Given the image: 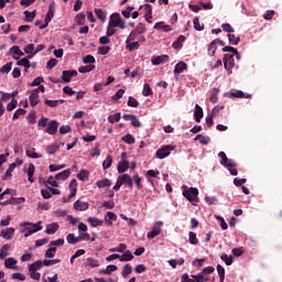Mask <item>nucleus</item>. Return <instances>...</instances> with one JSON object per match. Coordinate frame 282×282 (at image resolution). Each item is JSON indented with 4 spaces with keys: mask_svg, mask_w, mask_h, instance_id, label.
I'll return each instance as SVG.
<instances>
[{
    "mask_svg": "<svg viewBox=\"0 0 282 282\" xmlns=\"http://www.w3.org/2000/svg\"><path fill=\"white\" fill-rule=\"evenodd\" d=\"M73 208L79 212L89 210V203L78 199L74 203Z\"/></svg>",
    "mask_w": 282,
    "mask_h": 282,
    "instance_id": "f8f14e48",
    "label": "nucleus"
},
{
    "mask_svg": "<svg viewBox=\"0 0 282 282\" xmlns=\"http://www.w3.org/2000/svg\"><path fill=\"white\" fill-rule=\"evenodd\" d=\"M108 24L112 28H120V30H124L127 28V24L124 23V20H122V17H120V13H112Z\"/></svg>",
    "mask_w": 282,
    "mask_h": 282,
    "instance_id": "39448f33",
    "label": "nucleus"
},
{
    "mask_svg": "<svg viewBox=\"0 0 282 282\" xmlns=\"http://www.w3.org/2000/svg\"><path fill=\"white\" fill-rule=\"evenodd\" d=\"M86 263L88 268H100V262L94 258H87Z\"/></svg>",
    "mask_w": 282,
    "mask_h": 282,
    "instance_id": "c03bdc74",
    "label": "nucleus"
},
{
    "mask_svg": "<svg viewBox=\"0 0 282 282\" xmlns=\"http://www.w3.org/2000/svg\"><path fill=\"white\" fill-rule=\"evenodd\" d=\"M61 148L56 144H50L46 147V152L48 155H54Z\"/></svg>",
    "mask_w": 282,
    "mask_h": 282,
    "instance_id": "603ef678",
    "label": "nucleus"
},
{
    "mask_svg": "<svg viewBox=\"0 0 282 282\" xmlns=\"http://www.w3.org/2000/svg\"><path fill=\"white\" fill-rule=\"evenodd\" d=\"M42 223L41 221H39V223H36V224H34V223H29V221H24V223H22L21 224V226H23V228H24V237H30V236H32V235H34V232H39V231H41V230H43V225H41Z\"/></svg>",
    "mask_w": 282,
    "mask_h": 282,
    "instance_id": "7ed1b4c3",
    "label": "nucleus"
},
{
    "mask_svg": "<svg viewBox=\"0 0 282 282\" xmlns=\"http://www.w3.org/2000/svg\"><path fill=\"white\" fill-rule=\"evenodd\" d=\"M169 63V55H160L152 58V65H164Z\"/></svg>",
    "mask_w": 282,
    "mask_h": 282,
    "instance_id": "a211bd4d",
    "label": "nucleus"
},
{
    "mask_svg": "<svg viewBox=\"0 0 282 282\" xmlns=\"http://www.w3.org/2000/svg\"><path fill=\"white\" fill-rule=\"evenodd\" d=\"M57 230H58V224L53 223L46 226L45 232L46 235H55Z\"/></svg>",
    "mask_w": 282,
    "mask_h": 282,
    "instance_id": "f704fd0d",
    "label": "nucleus"
},
{
    "mask_svg": "<svg viewBox=\"0 0 282 282\" xmlns=\"http://www.w3.org/2000/svg\"><path fill=\"white\" fill-rule=\"evenodd\" d=\"M142 95L143 96H153V89H151V86L149 84H144Z\"/></svg>",
    "mask_w": 282,
    "mask_h": 282,
    "instance_id": "052dcab7",
    "label": "nucleus"
},
{
    "mask_svg": "<svg viewBox=\"0 0 282 282\" xmlns=\"http://www.w3.org/2000/svg\"><path fill=\"white\" fill-rule=\"evenodd\" d=\"M221 29L224 32H228V34L235 33V29L232 28V25H230L228 23L221 24Z\"/></svg>",
    "mask_w": 282,
    "mask_h": 282,
    "instance_id": "69168bd1",
    "label": "nucleus"
},
{
    "mask_svg": "<svg viewBox=\"0 0 282 282\" xmlns=\"http://www.w3.org/2000/svg\"><path fill=\"white\" fill-rule=\"evenodd\" d=\"M96 69L95 65H86L78 68L79 74H87L89 72H94Z\"/></svg>",
    "mask_w": 282,
    "mask_h": 282,
    "instance_id": "49530a36",
    "label": "nucleus"
},
{
    "mask_svg": "<svg viewBox=\"0 0 282 282\" xmlns=\"http://www.w3.org/2000/svg\"><path fill=\"white\" fill-rule=\"evenodd\" d=\"M119 261H133V253L130 250L124 251Z\"/></svg>",
    "mask_w": 282,
    "mask_h": 282,
    "instance_id": "e433bc0d",
    "label": "nucleus"
},
{
    "mask_svg": "<svg viewBox=\"0 0 282 282\" xmlns=\"http://www.w3.org/2000/svg\"><path fill=\"white\" fill-rule=\"evenodd\" d=\"M118 173H127L129 171V161L122 159L118 164Z\"/></svg>",
    "mask_w": 282,
    "mask_h": 282,
    "instance_id": "b1692460",
    "label": "nucleus"
},
{
    "mask_svg": "<svg viewBox=\"0 0 282 282\" xmlns=\"http://www.w3.org/2000/svg\"><path fill=\"white\" fill-rule=\"evenodd\" d=\"M67 243H70L72 246H76V243H80L79 236L76 237L74 234H68L66 237Z\"/></svg>",
    "mask_w": 282,
    "mask_h": 282,
    "instance_id": "72a5a7b5",
    "label": "nucleus"
},
{
    "mask_svg": "<svg viewBox=\"0 0 282 282\" xmlns=\"http://www.w3.org/2000/svg\"><path fill=\"white\" fill-rule=\"evenodd\" d=\"M193 23H194V29L197 30V32H202V30H204V24L199 23L198 17L194 18Z\"/></svg>",
    "mask_w": 282,
    "mask_h": 282,
    "instance_id": "0e129e2a",
    "label": "nucleus"
},
{
    "mask_svg": "<svg viewBox=\"0 0 282 282\" xmlns=\"http://www.w3.org/2000/svg\"><path fill=\"white\" fill-rule=\"evenodd\" d=\"M64 102H65L64 99H58V100L45 99L44 100V105H46V107H51V108L58 107V105H63Z\"/></svg>",
    "mask_w": 282,
    "mask_h": 282,
    "instance_id": "a878e982",
    "label": "nucleus"
},
{
    "mask_svg": "<svg viewBox=\"0 0 282 282\" xmlns=\"http://www.w3.org/2000/svg\"><path fill=\"white\" fill-rule=\"evenodd\" d=\"M132 182H134L138 191H142V188H144V185H142V177L140 176V174H134L132 176Z\"/></svg>",
    "mask_w": 282,
    "mask_h": 282,
    "instance_id": "7c9ffc66",
    "label": "nucleus"
},
{
    "mask_svg": "<svg viewBox=\"0 0 282 282\" xmlns=\"http://www.w3.org/2000/svg\"><path fill=\"white\" fill-rule=\"evenodd\" d=\"M134 31L140 35V34H144V32H147V26L144 25V23L140 22L137 24Z\"/></svg>",
    "mask_w": 282,
    "mask_h": 282,
    "instance_id": "13d9d810",
    "label": "nucleus"
},
{
    "mask_svg": "<svg viewBox=\"0 0 282 282\" xmlns=\"http://www.w3.org/2000/svg\"><path fill=\"white\" fill-rule=\"evenodd\" d=\"M88 224H90V226L93 228H98V226H102V220H100L96 217H89L88 218Z\"/></svg>",
    "mask_w": 282,
    "mask_h": 282,
    "instance_id": "4c0bfd02",
    "label": "nucleus"
},
{
    "mask_svg": "<svg viewBox=\"0 0 282 282\" xmlns=\"http://www.w3.org/2000/svg\"><path fill=\"white\" fill-rule=\"evenodd\" d=\"M220 259L226 263V265H232V262L235 261V258L232 256H228L226 253L220 256Z\"/></svg>",
    "mask_w": 282,
    "mask_h": 282,
    "instance_id": "de8ad7c7",
    "label": "nucleus"
},
{
    "mask_svg": "<svg viewBox=\"0 0 282 282\" xmlns=\"http://www.w3.org/2000/svg\"><path fill=\"white\" fill-rule=\"evenodd\" d=\"M10 254V245L6 243L1 249H0V259L3 260L6 257Z\"/></svg>",
    "mask_w": 282,
    "mask_h": 282,
    "instance_id": "c9c22d12",
    "label": "nucleus"
},
{
    "mask_svg": "<svg viewBox=\"0 0 282 282\" xmlns=\"http://www.w3.org/2000/svg\"><path fill=\"white\" fill-rule=\"evenodd\" d=\"M44 186L50 184V186H53L54 188H58V182H56V176H48L46 181L43 182Z\"/></svg>",
    "mask_w": 282,
    "mask_h": 282,
    "instance_id": "473e14b6",
    "label": "nucleus"
},
{
    "mask_svg": "<svg viewBox=\"0 0 282 282\" xmlns=\"http://www.w3.org/2000/svg\"><path fill=\"white\" fill-rule=\"evenodd\" d=\"M111 52V46H99L98 47V54H101V56H107V54Z\"/></svg>",
    "mask_w": 282,
    "mask_h": 282,
    "instance_id": "e2e57ef3",
    "label": "nucleus"
},
{
    "mask_svg": "<svg viewBox=\"0 0 282 282\" xmlns=\"http://www.w3.org/2000/svg\"><path fill=\"white\" fill-rule=\"evenodd\" d=\"M54 19V6L51 4L48 7V11L45 15V20H44V24L40 26V30H45V28H47V25H50V22Z\"/></svg>",
    "mask_w": 282,
    "mask_h": 282,
    "instance_id": "1a4fd4ad",
    "label": "nucleus"
},
{
    "mask_svg": "<svg viewBox=\"0 0 282 282\" xmlns=\"http://www.w3.org/2000/svg\"><path fill=\"white\" fill-rule=\"evenodd\" d=\"M223 62L228 75L232 74V69H235V55H231L230 53L225 54Z\"/></svg>",
    "mask_w": 282,
    "mask_h": 282,
    "instance_id": "423d86ee",
    "label": "nucleus"
},
{
    "mask_svg": "<svg viewBox=\"0 0 282 282\" xmlns=\"http://www.w3.org/2000/svg\"><path fill=\"white\" fill-rule=\"evenodd\" d=\"M140 106V102L134 97L130 96L128 99V107L138 108Z\"/></svg>",
    "mask_w": 282,
    "mask_h": 282,
    "instance_id": "680f3d73",
    "label": "nucleus"
},
{
    "mask_svg": "<svg viewBox=\"0 0 282 282\" xmlns=\"http://www.w3.org/2000/svg\"><path fill=\"white\" fill-rule=\"evenodd\" d=\"M56 256V247H51L45 251L44 257L46 259H54V257Z\"/></svg>",
    "mask_w": 282,
    "mask_h": 282,
    "instance_id": "8fccbe9b",
    "label": "nucleus"
},
{
    "mask_svg": "<svg viewBox=\"0 0 282 282\" xmlns=\"http://www.w3.org/2000/svg\"><path fill=\"white\" fill-rule=\"evenodd\" d=\"M217 89H214L210 94H209V100L210 102H213V105H216L217 100H219V98L217 97Z\"/></svg>",
    "mask_w": 282,
    "mask_h": 282,
    "instance_id": "338daca9",
    "label": "nucleus"
},
{
    "mask_svg": "<svg viewBox=\"0 0 282 282\" xmlns=\"http://www.w3.org/2000/svg\"><path fill=\"white\" fill-rule=\"evenodd\" d=\"M17 65H19V66H21V67H24V68H25V72H28L29 68L31 67V65H30V56L23 57V58L19 59V61L17 62Z\"/></svg>",
    "mask_w": 282,
    "mask_h": 282,
    "instance_id": "bb28decb",
    "label": "nucleus"
},
{
    "mask_svg": "<svg viewBox=\"0 0 282 282\" xmlns=\"http://www.w3.org/2000/svg\"><path fill=\"white\" fill-rule=\"evenodd\" d=\"M227 36L230 45H239V43L241 42V39L235 36V34L229 33Z\"/></svg>",
    "mask_w": 282,
    "mask_h": 282,
    "instance_id": "09e8293b",
    "label": "nucleus"
},
{
    "mask_svg": "<svg viewBox=\"0 0 282 282\" xmlns=\"http://www.w3.org/2000/svg\"><path fill=\"white\" fill-rule=\"evenodd\" d=\"M219 42V39H216L210 42V44L207 47V52L209 56H215V53L217 52V43Z\"/></svg>",
    "mask_w": 282,
    "mask_h": 282,
    "instance_id": "4be33fe9",
    "label": "nucleus"
},
{
    "mask_svg": "<svg viewBox=\"0 0 282 282\" xmlns=\"http://www.w3.org/2000/svg\"><path fill=\"white\" fill-rule=\"evenodd\" d=\"M29 102L32 107H36L41 102V97L39 96V89H34L29 96Z\"/></svg>",
    "mask_w": 282,
    "mask_h": 282,
    "instance_id": "9b49d317",
    "label": "nucleus"
},
{
    "mask_svg": "<svg viewBox=\"0 0 282 282\" xmlns=\"http://www.w3.org/2000/svg\"><path fill=\"white\" fill-rule=\"evenodd\" d=\"M154 30H162V32H171L173 30L171 25L164 24V22H156L154 24Z\"/></svg>",
    "mask_w": 282,
    "mask_h": 282,
    "instance_id": "c85d7f7f",
    "label": "nucleus"
},
{
    "mask_svg": "<svg viewBox=\"0 0 282 282\" xmlns=\"http://www.w3.org/2000/svg\"><path fill=\"white\" fill-rule=\"evenodd\" d=\"M192 279H195L196 282H206L208 281V278L204 275V273H199L197 275H192Z\"/></svg>",
    "mask_w": 282,
    "mask_h": 282,
    "instance_id": "774afa93",
    "label": "nucleus"
},
{
    "mask_svg": "<svg viewBox=\"0 0 282 282\" xmlns=\"http://www.w3.org/2000/svg\"><path fill=\"white\" fill-rule=\"evenodd\" d=\"M218 158L221 159L220 160L221 166H225L229 171L230 175H238L237 162H235V160L228 159V156L226 155V152H219Z\"/></svg>",
    "mask_w": 282,
    "mask_h": 282,
    "instance_id": "f03ea898",
    "label": "nucleus"
},
{
    "mask_svg": "<svg viewBox=\"0 0 282 282\" xmlns=\"http://www.w3.org/2000/svg\"><path fill=\"white\" fill-rule=\"evenodd\" d=\"M188 237L189 243H192V246H197V243H199V239H197V234H195L194 231H189Z\"/></svg>",
    "mask_w": 282,
    "mask_h": 282,
    "instance_id": "5fc2aeb1",
    "label": "nucleus"
},
{
    "mask_svg": "<svg viewBox=\"0 0 282 282\" xmlns=\"http://www.w3.org/2000/svg\"><path fill=\"white\" fill-rule=\"evenodd\" d=\"M97 188H109L111 186V180L104 178L96 182Z\"/></svg>",
    "mask_w": 282,
    "mask_h": 282,
    "instance_id": "393cba45",
    "label": "nucleus"
},
{
    "mask_svg": "<svg viewBox=\"0 0 282 282\" xmlns=\"http://www.w3.org/2000/svg\"><path fill=\"white\" fill-rule=\"evenodd\" d=\"M14 232H15V229L12 227H9L4 230H1V237L10 241V239H14Z\"/></svg>",
    "mask_w": 282,
    "mask_h": 282,
    "instance_id": "f3484780",
    "label": "nucleus"
},
{
    "mask_svg": "<svg viewBox=\"0 0 282 282\" xmlns=\"http://www.w3.org/2000/svg\"><path fill=\"white\" fill-rule=\"evenodd\" d=\"M111 164H113V158H111V155H108L106 160L102 162L104 171H107V169H111Z\"/></svg>",
    "mask_w": 282,
    "mask_h": 282,
    "instance_id": "a18cd8bd",
    "label": "nucleus"
},
{
    "mask_svg": "<svg viewBox=\"0 0 282 282\" xmlns=\"http://www.w3.org/2000/svg\"><path fill=\"white\" fill-rule=\"evenodd\" d=\"M48 122V123H47ZM61 123H58V121L56 120H52L50 121V119L47 117H42L39 121H37V127L40 129H46L44 130L45 133H48V135H56V133L58 132V127Z\"/></svg>",
    "mask_w": 282,
    "mask_h": 282,
    "instance_id": "f257e3e1",
    "label": "nucleus"
},
{
    "mask_svg": "<svg viewBox=\"0 0 282 282\" xmlns=\"http://www.w3.org/2000/svg\"><path fill=\"white\" fill-rule=\"evenodd\" d=\"M65 166H66L65 164H62V165L51 164V165H48V171L51 173H56V171H61V170L65 169Z\"/></svg>",
    "mask_w": 282,
    "mask_h": 282,
    "instance_id": "bf43d9fd",
    "label": "nucleus"
},
{
    "mask_svg": "<svg viewBox=\"0 0 282 282\" xmlns=\"http://www.w3.org/2000/svg\"><path fill=\"white\" fill-rule=\"evenodd\" d=\"M195 141H199L200 144H208L210 142V139H208L207 137H205L204 134H197L195 138H194Z\"/></svg>",
    "mask_w": 282,
    "mask_h": 282,
    "instance_id": "864d4df0",
    "label": "nucleus"
},
{
    "mask_svg": "<svg viewBox=\"0 0 282 282\" xmlns=\"http://www.w3.org/2000/svg\"><path fill=\"white\" fill-rule=\"evenodd\" d=\"M95 14L97 19H100L102 23L107 21V13L102 9H95Z\"/></svg>",
    "mask_w": 282,
    "mask_h": 282,
    "instance_id": "58836bf2",
    "label": "nucleus"
},
{
    "mask_svg": "<svg viewBox=\"0 0 282 282\" xmlns=\"http://www.w3.org/2000/svg\"><path fill=\"white\" fill-rule=\"evenodd\" d=\"M17 169V163H11L8 167V170L6 171L2 180H10V177H12V172Z\"/></svg>",
    "mask_w": 282,
    "mask_h": 282,
    "instance_id": "2f4dec72",
    "label": "nucleus"
},
{
    "mask_svg": "<svg viewBox=\"0 0 282 282\" xmlns=\"http://www.w3.org/2000/svg\"><path fill=\"white\" fill-rule=\"evenodd\" d=\"M186 69H188V64H186V62H180L174 67V74L180 75L183 72H186Z\"/></svg>",
    "mask_w": 282,
    "mask_h": 282,
    "instance_id": "6ab92c4d",
    "label": "nucleus"
},
{
    "mask_svg": "<svg viewBox=\"0 0 282 282\" xmlns=\"http://www.w3.org/2000/svg\"><path fill=\"white\" fill-rule=\"evenodd\" d=\"M36 149L26 150V158H31L32 160H39V158H43V154L35 153Z\"/></svg>",
    "mask_w": 282,
    "mask_h": 282,
    "instance_id": "79ce46f5",
    "label": "nucleus"
},
{
    "mask_svg": "<svg viewBox=\"0 0 282 282\" xmlns=\"http://www.w3.org/2000/svg\"><path fill=\"white\" fill-rule=\"evenodd\" d=\"M35 171H36V166H34V164L30 163L26 173H28V180L31 184H34V173H35Z\"/></svg>",
    "mask_w": 282,
    "mask_h": 282,
    "instance_id": "5701e85b",
    "label": "nucleus"
},
{
    "mask_svg": "<svg viewBox=\"0 0 282 282\" xmlns=\"http://www.w3.org/2000/svg\"><path fill=\"white\" fill-rule=\"evenodd\" d=\"M181 188L183 191V197H185V199H188V202H197L199 189H197L196 187H188L186 185H183Z\"/></svg>",
    "mask_w": 282,
    "mask_h": 282,
    "instance_id": "20e7f679",
    "label": "nucleus"
},
{
    "mask_svg": "<svg viewBox=\"0 0 282 282\" xmlns=\"http://www.w3.org/2000/svg\"><path fill=\"white\" fill-rule=\"evenodd\" d=\"M194 118H195L196 122H202V118H204V110L197 104H196L195 110H194Z\"/></svg>",
    "mask_w": 282,
    "mask_h": 282,
    "instance_id": "412c9836",
    "label": "nucleus"
},
{
    "mask_svg": "<svg viewBox=\"0 0 282 282\" xmlns=\"http://www.w3.org/2000/svg\"><path fill=\"white\" fill-rule=\"evenodd\" d=\"M144 19L147 22L152 23L151 19H153V7L151 4H144Z\"/></svg>",
    "mask_w": 282,
    "mask_h": 282,
    "instance_id": "aec40b11",
    "label": "nucleus"
},
{
    "mask_svg": "<svg viewBox=\"0 0 282 282\" xmlns=\"http://www.w3.org/2000/svg\"><path fill=\"white\" fill-rule=\"evenodd\" d=\"M162 226H164V223L162 220L156 221L153 225L152 230L148 232V239H155V237H158V235L162 232Z\"/></svg>",
    "mask_w": 282,
    "mask_h": 282,
    "instance_id": "0eeeda50",
    "label": "nucleus"
},
{
    "mask_svg": "<svg viewBox=\"0 0 282 282\" xmlns=\"http://www.w3.org/2000/svg\"><path fill=\"white\" fill-rule=\"evenodd\" d=\"M229 98H252V95L246 94L241 90L231 89L229 91Z\"/></svg>",
    "mask_w": 282,
    "mask_h": 282,
    "instance_id": "ddd939ff",
    "label": "nucleus"
},
{
    "mask_svg": "<svg viewBox=\"0 0 282 282\" xmlns=\"http://www.w3.org/2000/svg\"><path fill=\"white\" fill-rule=\"evenodd\" d=\"M216 270L218 272L219 281L224 282L226 279V269H224L221 264H218Z\"/></svg>",
    "mask_w": 282,
    "mask_h": 282,
    "instance_id": "a19ab883",
    "label": "nucleus"
},
{
    "mask_svg": "<svg viewBox=\"0 0 282 282\" xmlns=\"http://www.w3.org/2000/svg\"><path fill=\"white\" fill-rule=\"evenodd\" d=\"M122 142H126V144H135V138L132 134H126L121 138Z\"/></svg>",
    "mask_w": 282,
    "mask_h": 282,
    "instance_id": "37998d69",
    "label": "nucleus"
},
{
    "mask_svg": "<svg viewBox=\"0 0 282 282\" xmlns=\"http://www.w3.org/2000/svg\"><path fill=\"white\" fill-rule=\"evenodd\" d=\"M173 149H175V147H173V145H164V147L160 148L156 151V158L159 160H164V158H169L171 155V151H173Z\"/></svg>",
    "mask_w": 282,
    "mask_h": 282,
    "instance_id": "6e6552de",
    "label": "nucleus"
},
{
    "mask_svg": "<svg viewBox=\"0 0 282 282\" xmlns=\"http://www.w3.org/2000/svg\"><path fill=\"white\" fill-rule=\"evenodd\" d=\"M24 17L29 23H32V21H34V19H36V11H32V12L24 11Z\"/></svg>",
    "mask_w": 282,
    "mask_h": 282,
    "instance_id": "3c124183",
    "label": "nucleus"
},
{
    "mask_svg": "<svg viewBox=\"0 0 282 282\" xmlns=\"http://www.w3.org/2000/svg\"><path fill=\"white\" fill-rule=\"evenodd\" d=\"M74 76H78V72L77 70H74V69L63 70V73H62V80L64 83H72V78H74Z\"/></svg>",
    "mask_w": 282,
    "mask_h": 282,
    "instance_id": "9d476101",
    "label": "nucleus"
},
{
    "mask_svg": "<svg viewBox=\"0 0 282 282\" xmlns=\"http://www.w3.org/2000/svg\"><path fill=\"white\" fill-rule=\"evenodd\" d=\"M69 175H72V170L66 169V170L57 173L55 175V180H57V182H65V180H67L69 177Z\"/></svg>",
    "mask_w": 282,
    "mask_h": 282,
    "instance_id": "4468645a",
    "label": "nucleus"
},
{
    "mask_svg": "<svg viewBox=\"0 0 282 282\" xmlns=\"http://www.w3.org/2000/svg\"><path fill=\"white\" fill-rule=\"evenodd\" d=\"M131 272H133V267H131V264H126L122 269L121 276H123V279H127L128 275L131 274Z\"/></svg>",
    "mask_w": 282,
    "mask_h": 282,
    "instance_id": "ea45409f",
    "label": "nucleus"
},
{
    "mask_svg": "<svg viewBox=\"0 0 282 282\" xmlns=\"http://www.w3.org/2000/svg\"><path fill=\"white\" fill-rule=\"evenodd\" d=\"M118 270V267L115 264L107 265L106 269L99 270V274H106L109 275L111 272H116Z\"/></svg>",
    "mask_w": 282,
    "mask_h": 282,
    "instance_id": "cd10ccee",
    "label": "nucleus"
},
{
    "mask_svg": "<svg viewBox=\"0 0 282 282\" xmlns=\"http://www.w3.org/2000/svg\"><path fill=\"white\" fill-rule=\"evenodd\" d=\"M43 261L37 260L35 262H33L32 264H30L29 267V272H36L39 270H41V268H43Z\"/></svg>",
    "mask_w": 282,
    "mask_h": 282,
    "instance_id": "c756f323",
    "label": "nucleus"
},
{
    "mask_svg": "<svg viewBox=\"0 0 282 282\" xmlns=\"http://www.w3.org/2000/svg\"><path fill=\"white\" fill-rule=\"evenodd\" d=\"M17 263H19V261H17V259L14 258H8L4 260V267L7 268V270H19Z\"/></svg>",
    "mask_w": 282,
    "mask_h": 282,
    "instance_id": "2eb2a0df",
    "label": "nucleus"
},
{
    "mask_svg": "<svg viewBox=\"0 0 282 282\" xmlns=\"http://www.w3.org/2000/svg\"><path fill=\"white\" fill-rule=\"evenodd\" d=\"M108 122H110V124H115V122H120V112H116L115 115H110L108 117Z\"/></svg>",
    "mask_w": 282,
    "mask_h": 282,
    "instance_id": "4d7b16f0",
    "label": "nucleus"
},
{
    "mask_svg": "<svg viewBox=\"0 0 282 282\" xmlns=\"http://www.w3.org/2000/svg\"><path fill=\"white\" fill-rule=\"evenodd\" d=\"M119 177L123 186H128V188H133V178L129 174H123Z\"/></svg>",
    "mask_w": 282,
    "mask_h": 282,
    "instance_id": "dca6fc26",
    "label": "nucleus"
},
{
    "mask_svg": "<svg viewBox=\"0 0 282 282\" xmlns=\"http://www.w3.org/2000/svg\"><path fill=\"white\" fill-rule=\"evenodd\" d=\"M89 177V172H87V170H82L79 171V173L77 174V178L80 181V182H85L86 180H88Z\"/></svg>",
    "mask_w": 282,
    "mask_h": 282,
    "instance_id": "6e6d98bb",
    "label": "nucleus"
}]
</instances>
